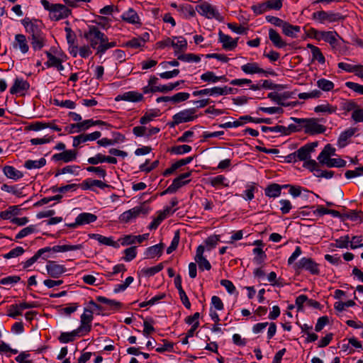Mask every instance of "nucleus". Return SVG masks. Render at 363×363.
Instances as JSON below:
<instances>
[{
	"instance_id": "864d4df0",
	"label": "nucleus",
	"mask_w": 363,
	"mask_h": 363,
	"mask_svg": "<svg viewBox=\"0 0 363 363\" xmlns=\"http://www.w3.org/2000/svg\"><path fill=\"white\" fill-rule=\"evenodd\" d=\"M124 254H125V257H123V259L125 262L132 261L134 258H135V257L137 255L136 247L133 246V247L125 249L124 250Z\"/></svg>"
},
{
	"instance_id": "c9c22d12",
	"label": "nucleus",
	"mask_w": 363,
	"mask_h": 363,
	"mask_svg": "<svg viewBox=\"0 0 363 363\" xmlns=\"http://www.w3.org/2000/svg\"><path fill=\"white\" fill-rule=\"evenodd\" d=\"M96 300L100 303L107 304L111 309H119L122 306L121 303L108 299L104 296H98L96 297Z\"/></svg>"
},
{
	"instance_id": "9d476101",
	"label": "nucleus",
	"mask_w": 363,
	"mask_h": 363,
	"mask_svg": "<svg viewBox=\"0 0 363 363\" xmlns=\"http://www.w3.org/2000/svg\"><path fill=\"white\" fill-rule=\"evenodd\" d=\"M241 70L245 74H263L264 76L268 74L275 75L274 71H267L261 68L257 62H249L241 66Z\"/></svg>"
},
{
	"instance_id": "bf43d9fd",
	"label": "nucleus",
	"mask_w": 363,
	"mask_h": 363,
	"mask_svg": "<svg viewBox=\"0 0 363 363\" xmlns=\"http://www.w3.org/2000/svg\"><path fill=\"white\" fill-rule=\"evenodd\" d=\"M281 205L280 211L282 214H287L292 209V204L289 200L281 199L279 201Z\"/></svg>"
},
{
	"instance_id": "052dcab7",
	"label": "nucleus",
	"mask_w": 363,
	"mask_h": 363,
	"mask_svg": "<svg viewBox=\"0 0 363 363\" xmlns=\"http://www.w3.org/2000/svg\"><path fill=\"white\" fill-rule=\"evenodd\" d=\"M21 280L19 276H9L4 278H2L0 280V284L2 285H13L14 284L18 283Z\"/></svg>"
},
{
	"instance_id": "2eb2a0df",
	"label": "nucleus",
	"mask_w": 363,
	"mask_h": 363,
	"mask_svg": "<svg viewBox=\"0 0 363 363\" xmlns=\"http://www.w3.org/2000/svg\"><path fill=\"white\" fill-rule=\"evenodd\" d=\"M204 250V247L203 245H199L196 249L194 259L198 264L199 269L210 270L211 269V265L206 258L203 257Z\"/></svg>"
},
{
	"instance_id": "09e8293b",
	"label": "nucleus",
	"mask_w": 363,
	"mask_h": 363,
	"mask_svg": "<svg viewBox=\"0 0 363 363\" xmlns=\"http://www.w3.org/2000/svg\"><path fill=\"white\" fill-rule=\"evenodd\" d=\"M80 184H71L60 187L53 186L52 188L53 192L65 193L69 191H75Z\"/></svg>"
},
{
	"instance_id": "4d7b16f0",
	"label": "nucleus",
	"mask_w": 363,
	"mask_h": 363,
	"mask_svg": "<svg viewBox=\"0 0 363 363\" xmlns=\"http://www.w3.org/2000/svg\"><path fill=\"white\" fill-rule=\"evenodd\" d=\"M363 246V237L361 235L353 236L350 239V247L352 249H356Z\"/></svg>"
},
{
	"instance_id": "bb28decb",
	"label": "nucleus",
	"mask_w": 363,
	"mask_h": 363,
	"mask_svg": "<svg viewBox=\"0 0 363 363\" xmlns=\"http://www.w3.org/2000/svg\"><path fill=\"white\" fill-rule=\"evenodd\" d=\"M357 130L356 128H350L341 133L337 141L338 146L340 147H345L347 143V140L352 137Z\"/></svg>"
},
{
	"instance_id": "79ce46f5",
	"label": "nucleus",
	"mask_w": 363,
	"mask_h": 363,
	"mask_svg": "<svg viewBox=\"0 0 363 363\" xmlns=\"http://www.w3.org/2000/svg\"><path fill=\"white\" fill-rule=\"evenodd\" d=\"M164 266L162 263H160L159 264L148 267V268H144L141 270V272L147 277H152L155 275V274L158 273L163 269Z\"/></svg>"
},
{
	"instance_id": "c03bdc74",
	"label": "nucleus",
	"mask_w": 363,
	"mask_h": 363,
	"mask_svg": "<svg viewBox=\"0 0 363 363\" xmlns=\"http://www.w3.org/2000/svg\"><path fill=\"white\" fill-rule=\"evenodd\" d=\"M317 86L325 91H331L334 88V84L333 82L325 79H320L317 82Z\"/></svg>"
},
{
	"instance_id": "4468645a",
	"label": "nucleus",
	"mask_w": 363,
	"mask_h": 363,
	"mask_svg": "<svg viewBox=\"0 0 363 363\" xmlns=\"http://www.w3.org/2000/svg\"><path fill=\"white\" fill-rule=\"evenodd\" d=\"M30 88L29 83L22 78H16L13 84L10 88L11 94L24 95Z\"/></svg>"
},
{
	"instance_id": "8fccbe9b",
	"label": "nucleus",
	"mask_w": 363,
	"mask_h": 363,
	"mask_svg": "<svg viewBox=\"0 0 363 363\" xmlns=\"http://www.w3.org/2000/svg\"><path fill=\"white\" fill-rule=\"evenodd\" d=\"M201 79L208 83H216L219 82L218 76H216L215 73L211 71L202 74L201 76Z\"/></svg>"
},
{
	"instance_id": "4c0bfd02",
	"label": "nucleus",
	"mask_w": 363,
	"mask_h": 363,
	"mask_svg": "<svg viewBox=\"0 0 363 363\" xmlns=\"http://www.w3.org/2000/svg\"><path fill=\"white\" fill-rule=\"evenodd\" d=\"M225 181L226 178L223 175H218L208 179L209 184L213 187H218L219 186H228Z\"/></svg>"
},
{
	"instance_id": "5fc2aeb1",
	"label": "nucleus",
	"mask_w": 363,
	"mask_h": 363,
	"mask_svg": "<svg viewBox=\"0 0 363 363\" xmlns=\"http://www.w3.org/2000/svg\"><path fill=\"white\" fill-rule=\"evenodd\" d=\"M25 252L24 249L22 247H16V248L12 249L8 253L4 255L5 259H11L17 257L23 254Z\"/></svg>"
},
{
	"instance_id": "5701e85b",
	"label": "nucleus",
	"mask_w": 363,
	"mask_h": 363,
	"mask_svg": "<svg viewBox=\"0 0 363 363\" xmlns=\"http://www.w3.org/2000/svg\"><path fill=\"white\" fill-rule=\"evenodd\" d=\"M269 38L273 45L278 48H282L286 45V42L282 40L279 33L273 28L269 30Z\"/></svg>"
},
{
	"instance_id": "603ef678",
	"label": "nucleus",
	"mask_w": 363,
	"mask_h": 363,
	"mask_svg": "<svg viewBox=\"0 0 363 363\" xmlns=\"http://www.w3.org/2000/svg\"><path fill=\"white\" fill-rule=\"evenodd\" d=\"M190 94L187 92H179L171 96V101L173 104H178L187 100Z\"/></svg>"
},
{
	"instance_id": "0e129e2a",
	"label": "nucleus",
	"mask_w": 363,
	"mask_h": 363,
	"mask_svg": "<svg viewBox=\"0 0 363 363\" xmlns=\"http://www.w3.org/2000/svg\"><path fill=\"white\" fill-rule=\"evenodd\" d=\"M346 165V162L340 158H330L328 160L327 167H343Z\"/></svg>"
},
{
	"instance_id": "412c9836",
	"label": "nucleus",
	"mask_w": 363,
	"mask_h": 363,
	"mask_svg": "<svg viewBox=\"0 0 363 363\" xmlns=\"http://www.w3.org/2000/svg\"><path fill=\"white\" fill-rule=\"evenodd\" d=\"M13 46L16 49L18 48L22 53H26L29 49L26 37L23 34H17L15 35Z\"/></svg>"
},
{
	"instance_id": "a211bd4d",
	"label": "nucleus",
	"mask_w": 363,
	"mask_h": 363,
	"mask_svg": "<svg viewBox=\"0 0 363 363\" xmlns=\"http://www.w3.org/2000/svg\"><path fill=\"white\" fill-rule=\"evenodd\" d=\"M101 135L100 131H95L89 134H81L73 138V146L78 147L81 143H86L87 141H94L99 139Z\"/></svg>"
},
{
	"instance_id": "ea45409f",
	"label": "nucleus",
	"mask_w": 363,
	"mask_h": 363,
	"mask_svg": "<svg viewBox=\"0 0 363 363\" xmlns=\"http://www.w3.org/2000/svg\"><path fill=\"white\" fill-rule=\"evenodd\" d=\"M316 113H333L337 111V107L333 106L329 104H324L315 107L314 109Z\"/></svg>"
},
{
	"instance_id": "cd10ccee",
	"label": "nucleus",
	"mask_w": 363,
	"mask_h": 363,
	"mask_svg": "<svg viewBox=\"0 0 363 363\" xmlns=\"http://www.w3.org/2000/svg\"><path fill=\"white\" fill-rule=\"evenodd\" d=\"M82 335V332L78 330V328L74 330L70 333L63 332L60 334L58 340L62 343H67L69 342H73L76 337H79Z\"/></svg>"
},
{
	"instance_id": "dca6fc26",
	"label": "nucleus",
	"mask_w": 363,
	"mask_h": 363,
	"mask_svg": "<svg viewBox=\"0 0 363 363\" xmlns=\"http://www.w3.org/2000/svg\"><path fill=\"white\" fill-rule=\"evenodd\" d=\"M46 269L48 274L52 278H58L66 272L65 266L58 264L55 261H48Z\"/></svg>"
},
{
	"instance_id": "473e14b6",
	"label": "nucleus",
	"mask_w": 363,
	"mask_h": 363,
	"mask_svg": "<svg viewBox=\"0 0 363 363\" xmlns=\"http://www.w3.org/2000/svg\"><path fill=\"white\" fill-rule=\"evenodd\" d=\"M337 33L332 31H323L320 33V36H315V38L320 40L322 38L325 42L330 43V45L335 44Z\"/></svg>"
},
{
	"instance_id": "0eeeda50",
	"label": "nucleus",
	"mask_w": 363,
	"mask_h": 363,
	"mask_svg": "<svg viewBox=\"0 0 363 363\" xmlns=\"http://www.w3.org/2000/svg\"><path fill=\"white\" fill-rule=\"evenodd\" d=\"M71 13V10L65 5L61 4H52V11L50 13V18L52 21H57L66 18Z\"/></svg>"
},
{
	"instance_id": "de8ad7c7",
	"label": "nucleus",
	"mask_w": 363,
	"mask_h": 363,
	"mask_svg": "<svg viewBox=\"0 0 363 363\" xmlns=\"http://www.w3.org/2000/svg\"><path fill=\"white\" fill-rule=\"evenodd\" d=\"M240 120H245L248 121L250 122L255 123H267V124H272V121L271 118H252L250 116H243L240 117Z\"/></svg>"
},
{
	"instance_id": "58836bf2",
	"label": "nucleus",
	"mask_w": 363,
	"mask_h": 363,
	"mask_svg": "<svg viewBox=\"0 0 363 363\" xmlns=\"http://www.w3.org/2000/svg\"><path fill=\"white\" fill-rule=\"evenodd\" d=\"M177 59L186 62H199L201 60V57L192 53L180 54L177 55Z\"/></svg>"
},
{
	"instance_id": "9b49d317",
	"label": "nucleus",
	"mask_w": 363,
	"mask_h": 363,
	"mask_svg": "<svg viewBox=\"0 0 363 363\" xmlns=\"http://www.w3.org/2000/svg\"><path fill=\"white\" fill-rule=\"evenodd\" d=\"M341 18V16L339 13L326 12L324 11H319L313 13V19L318 21L320 23L328 22H335Z\"/></svg>"
},
{
	"instance_id": "3c124183",
	"label": "nucleus",
	"mask_w": 363,
	"mask_h": 363,
	"mask_svg": "<svg viewBox=\"0 0 363 363\" xmlns=\"http://www.w3.org/2000/svg\"><path fill=\"white\" fill-rule=\"evenodd\" d=\"M35 226L33 225H29L26 228H23L20 232L16 235V240L21 239L30 234L35 232Z\"/></svg>"
},
{
	"instance_id": "13d9d810",
	"label": "nucleus",
	"mask_w": 363,
	"mask_h": 363,
	"mask_svg": "<svg viewBox=\"0 0 363 363\" xmlns=\"http://www.w3.org/2000/svg\"><path fill=\"white\" fill-rule=\"evenodd\" d=\"M303 167L311 172H320L318 163L314 160H311L310 158L304 162Z\"/></svg>"
},
{
	"instance_id": "e433bc0d",
	"label": "nucleus",
	"mask_w": 363,
	"mask_h": 363,
	"mask_svg": "<svg viewBox=\"0 0 363 363\" xmlns=\"http://www.w3.org/2000/svg\"><path fill=\"white\" fill-rule=\"evenodd\" d=\"M253 253L256 255L253 261L257 264H262L266 259L267 255L265 252L260 247H255L253 249Z\"/></svg>"
},
{
	"instance_id": "c756f323",
	"label": "nucleus",
	"mask_w": 363,
	"mask_h": 363,
	"mask_svg": "<svg viewBox=\"0 0 363 363\" xmlns=\"http://www.w3.org/2000/svg\"><path fill=\"white\" fill-rule=\"evenodd\" d=\"M122 19L129 23L141 24L137 12L131 8L122 15Z\"/></svg>"
},
{
	"instance_id": "f03ea898",
	"label": "nucleus",
	"mask_w": 363,
	"mask_h": 363,
	"mask_svg": "<svg viewBox=\"0 0 363 363\" xmlns=\"http://www.w3.org/2000/svg\"><path fill=\"white\" fill-rule=\"evenodd\" d=\"M84 37L89 42L90 46L96 50V54L98 55V48L105 42L106 35L96 26H89L88 31L84 33Z\"/></svg>"
},
{
	"instance_id": "774afa93",
	"label": "nucleus",
	"mask_w": 363,
	"mask_h": 363,
	"mask_svg": "<svg viewBox=\"0 0 363 363\" xmlns=\"http://www.w3.org/2000/svg\"><path fill=\"white\" fill-rule=\"evenodd\" d=\"M345 86L352 91L363 95V86L352 82H347Z\"/></svg>"
},
{
	"instance_id": "69168bd1",
	"label": "nucleus",
	"mask_w": 363,
	"mask_h": 363,
	"mask_svg": "<svg viewBox=\"0 0 363 363\" xmlns=\"http://www.w3.org/2000/svg\"><path fill=\"white\" fill-rule=\"evenodd\" d=\"M123 246L133 245L136 242L135 235H127L118 239Z\"/></svg>"
},
{
	"instance_id": "37998d69",
	"label": "nucleus",
	"mask_w": 363,
	"mask_h": 363,
	"mask_svg": "<svg viewBox=\"0 0 363 363\" xmlns=\"http://www.w3.org/2000/svg\"><path fill=\"white\" fill-rule=\"evenodd\" d=\"M104 41L105 42L102 45H99V47L98 48V55H102L107 50L113 48L117 45L116 42L115 41L108 42L107 36Z\"/></svg>"
},
{
	"instance_id": "2f4dec72",
	"label": "nucleus",
	"mask_w": 363,
	"mask_h": 363,
	"mask_svg": "<svg viewBox=\"0 0 363 363\" xmlns=\"http://www.w3.org/2000/svg\"><path fill=\"white\" fill-rule=\"evenodd\" d=\"M282 187L278 184H272L264 189L265 195L269 198L278 197L281 194Z\"/></svg>"
},
{
	"instance_id": "39448f33",
	"label": "nucleus",
	"mask_w": 363,
	"mask_h": 363,
	"mask_svg": "<svg viewBox=\"0 0 363 363\" xmlns=\"http://www.w3.org/2000/svg\"><path fill=\"white\" fill-rule=\"evenodd\" d=\"M192 171H189L187 172L181 174L179 176L176 177L172 184L169 186L164 191L161 193V195L163 196L167 194H174L175 193L179 188L189 183L190 180H185L186 179L191 177Z\"/></svg>"
},
{
	"instance_id": "ddd939ff",
	"label": "nucleus",
	"mask_w": 363,
	"mask_h": 363,
	"mask_svg": "<svg viewBox=\"0 0 363 363\" xmlns=\"http://www.w3.org/2000/svg\"><path fill=\"white\" fill-rule=\"evenodd\" d=\"M196 109L189 108L183 110L173 116L175 123H182L194 121L197 116H195Z\"/></svg>"
},
{
	"instance_id": "f704fd0d",
	"label": "nucleus",
	"mask_w": 363,
	"mask_h": 363,
	"mask_svg": "<svg viewBox=\"0 0 363 363\" xmlns=\"http://www.w3.org/2000/svg\"><path fill=\"white\" fill-rule=\"evenodd\" d=\"M160 115V111L158 109L150 110L148 112H146L145 115L140 118V123L141 124H146L148 122L153 120L154 118H156Z\"/></svg>"
},
{
	"instance_id": "f257e3e1",
	"label": "nucleus",
	"mask_w": 363,
	"mask_h": 363,
	"mask_svg": "<svg viewBox=\"0 0 363 363\" xmlns=\"http://www.w3.org/2000/svg\"><path fill=\"white\" fill-rule=\"evenodd\" d=\"M291 119L304 128L305 133L310 135L323 133L326 130L325 126L319 124L316 118H297L291 117Z\"/></svg>"
},
{
	"instance_id": "7c9ffc66",
	"label": "nucleus",
	"mask_w": 363,
	"mask_h": 363,
	"mask_svg": "<svg viewBox=\"0 0 363 363\" xmlns=\"http://www.w3.org/2000/svg\"><path fill=\"white\" fill-rule=\"evenodd\" d=\"M3 172L8 178L14 180L19 179L23 177V173L15 169L13 166H5L3 168Z\"/></svg>"
},
{
	"instance_id": "393cba45",
	"label": "nucleus",
	"mask_w": 363,
	"mask_h": 363,
	"mask_svg": "<svg viewBox=\"0 0 363 363\" xmlns=\"http://www.w3.org/2000/svg\"><path fill=\"white\" fill-rule=\"evenodd\" d=\"M97 220V216L91 213H81L77 216V224L84 225L90 224Z\"/></svg>"
},
{
	"instance_id": "e2e57ef3",
	"label": "nucleus",
	"mask_w": 363,
	"mask_h": 363,
	"mask_svg": "<svg viewBox=\"0 0 363 363\" xmlns=\"http://www.w3.org/2000/svg\"><path fill=\"white\" fill-rule=\"evenodd\" d=\"M345 175L347 179H352L362 176L363 175V166L357 167L354 170H347L346 171Z\"/></svg>"
},
{
	"instance_id": "6e6552de",
	"label": "nucleus",
	"mask_w": 363,
	"mask_h": 363,
	"mask_svg": "<svg viewBox=\"0 0 363 363\" xmlns=\"http://www.w3.org/2000/svg\"><path fill=\"white\" fill-rule=\"evenodd\" d=\"M147 210L143 206H135L128 211L123 212L120 216V220L124 223H128L131 220L137 218L140 214H147Z\"/></svg>"
},
{
	"instance_id": "aec40b11",
	"label": "nucleus",
	"mask_w": 363,
	"mask_h": 363,
	"mask_svg": "<svg viewBox=\"0 0 363 363\" xmlns=\"http://www.w3.org/2000/svg\"><path fill=\"white\" fill-rule=\"evenodd\" d=\"M219 41L223 44L225 50H232L238 45V40H233L230 35H225L220 31L218 33Z\"/></svg>"
},
{
	"instance_id": "c85d7f7f",
	"label": "nucleus",
	"mask_w": 363,
	"mask_h": 363,
	"mask_svg": "<svg viewBox=\"0 0 363 363\" xmlns=\"http://www.w3.org/2000/svg\"><path fill=\"white\" fill-rule=\"evenodd\" d=\"M174 39L177 40V42L172 40L171 45L175 49V55H178L179 52L186 50L187 41L182 36L175 37Z\"/></svg>"
},
{
	"instance_id": "20e7f679",
	"label": "nucleus",
	"mask_w": 363,
	"mask_h": 363,
	"mask_svg": "<svg viewBox=\"0 0 363 363\" xmlns=\"http://www.w3.org/2000/svg\"><path fill=\"white\" fill-rule=\"evenodd\" d=\"M196 10L199 14L207 18H215L220 22L224 20V17L220 14L216 7L206 1L201 2L197 5Z\"/></svg>"
},
{
	"instance_id": "b1692460",
	"label": "nucleus",
	"mask_w": 363,
	"mask_h": 363,
	"mask_svg": "<svg viewBox=\"0 0 363 363\" xmlns=\"http://www.w3.org/2000/svg\"><path fill=\"white\" fill-rule=\"evenodd\" d=\"M282 33L286 36L291 38H296L297 33L301 31V27L298 26H294L285 21L282 27Z\"/></svg>"
},
{
	"instance_id": "6e6d98bb",
	"label": "nucleus",
	"mask_w": 363,
	"mask_h": 363,
	"mask_svg": "<svg viewBox=\"0 0 363 363\" xmlns=\"http://www.w3.org/2000/svg\"><path fill=\"white\" fill-rule=\"evenodd\" d=\"M350 244L349 235L342 236L335 240L334 246L337 248H347Z\"/></svg>"
},
{
	"instance_id": "a18cd8bd",
	"label": "nucleus",
	"mask_w": 363,
	"mask_h": 363,
	"mask_svg": "<svg viewBox=\"0 0 363 363\" xmlns=\"http://www.w3.org/2000/svg\"><path fill=\"white\" fill-rule=\"evenodd\" d=\"M191 150V147L188 145L174 146L170 149V152L176 155H182Z\"/></svg>"
},
{
	"instance_id": "f3484780",
	"label": "nucleus",
	"mask_w": 363,
	"mask_h": 363,
	"mask_svg": "<svg viewBox=\"0 0 363 363\" xmlns=\"http://www.w3.org/2000/svg\"><path fill=\"white\" fill-rule=\"evenodd\" d=\"M77 152L74 150H64L60 153L52 155V160L58 162L62 161L65 163L74 161L77 159Z\"/></svg>"
},
{
	"instance_id": "7ed1b4c3",
	"label": "nucleus",
	"mask_w": 363,
	"mask_h": 363,
	"mask_svg": "<svg viewBox=\"0 0 363 363\" xmlns=\"http://www.w3.org/2000/svg\"><path fill=\"white\" fill-rule=\"evenodd\" d=\"M31 36L30 43L35 50H41L45 45V35L42 30V26H31L29 28Z\"/></svg>"
},
{
	"instance_id": "6ab92c4d",
	"label": "nucleus",
	"mask_w": 363,
	"mask_h": 363,
	"mask_svg": "<svg viewBox=\"0 0 363 363\" xmlns=\"http://www.w3.org/2000/svg\"><path fill=\"white\" fill-rule=\"evenodd\" d=\"M143 95L139 92L130 91L123 93V94L118 95L115 100L116 101H127L130 102H138L142 101Z\"/></svg>"
},
{
	"instance_id": "49530a36",
	"label": "nucleus",
	"mask_w": 363,
	"mask_h": 363,
	"mask_svg": "<svg viewBox=\"0 0 363 363\" xmlns=\"http://www.w3.org/2000/svg\"><path fill=\"white\" fill-rule=\"evenodd\" d=\"M18 206H10L8 210L0 212V217L4 220L11 219L13 215H16L18 213Z\"/></svg>"
},
{
	"instance_id": "680f3d73",
	"label": "nucleus",
	"mask_w": 363,
	"mask_h": 363,
	"mask_svg": "<svg viewBox=\"0 0 363 363\" xmlns=\"http://www.w3.org/2000/svg\"><path fill=\"white\" fill-rule=\"evenodd\" d=\"M99 243L107 246H112L116 249L120 247L118 242L113 240L111 237H105L101 235Z\"/></svg>"
},
{
	"instance_id": "72a5a7b5",
	"label": "nucleus",
	"mask_w": 363,
	"mask_h": 363,
	"mask_svg": "<svg viewBox=\"0 0 363 363\" xmlns=\"http://www.w3.org/2000/svg\"><path fill=\"white\" fill-rule=\"evenodd\" d=\"M45 164L46 160L45 158H40L38 160H28L25 162L24 167L28 169H39L45 166Z\"/></svg>"
},
{
	"instance_id": "338daca9",
	"label": "nucleus",
	"mask_w": 363,
	"mask_h": 363,
	"mask_svg": "<svg viewBox=\"0 0 363 363\" xmlns=\"http://www.w3.org/2000/svg\"><path fill=\"white\" fill-rule=\"evenodd\" d=\"M351 118L355 123L363 122V109L358 106L352 113Z\"/></svg>"
},
{
	"instance_id": "4be33fe9",
	"label": "nucleus",
	"mask_w": 363,
	"mask_h": 363,
	"mask_svg": "<svg viewBox=\"0 0 363 363\" xmlns=\"http://www.w3.org/2000/svg\"><path fill=\"white\" fill-rule=\"evenodd\" d=\"M291 93L289 91H285L283 94H278L276 92L269 93L267 97L276 102L277 104L286 106V104L283 102L284 100L291 98Z\"/></svg>"
},
{
	"instance_id": "f8f14e48",
	"label": "nucleus",
	"mask_w": 363,
	"mask_h": 363,
	"mask_svg": "<svg viewBox=\"0 0 363 363\" xmlns=\"http://www.w3.org/2000/svg\"><path fill=\"white\" fill-rule=\"evenodd\" d=\"M318 146V142L308 143L296 151L297 160L300 161H306L311 158V153L315 150V147Z\"/></svg>"
},
{
	"instance_id": "423d86ee",
	"label": "nucleus",
	"mask_w": 363,
	"mask_h": 363,
	"mask_svg": "<svg viewBox=\"0 0 363 363\" xmlns=\"http://www.w3.org/2000/svg\"><path fill=\"white\" fill-rule=\"evenodd\" d=\"M93 318V311L91 309L85 308L84 309V313L80 317L81 323L78 328V330L82 332V335H85L91 331Z\"/></svg>"
},
{
	"instance_id": "a878e982",
	"label": "nucleus",
	"mask_w": 363,
	"mask_h": 363,
	"mask_svg": "<svg viewBox=\"0 0 363 363\" xmlns=\"http://www.w3.org/2000/svg\"><path fill=\"white\" fill-rule=\"evenodd\" d=\"M163 247L162 243L149 247L145 252V258L153 259L156 257H160L162 255Z\"/></svg>"
},
{
	"instance_id": "1a4fd4ad",
	"label": "nucleus",
	"mask_w": 363,
	"mask_h": 363,
	"mask_svg": "<svg viewBox=\"0 0 363 363\" xmlns=\"http://www.w3.org/2000/svg\"><path fill=\"white\" fill-rule=\"evenodd\" d=\"M297 269H304L313 274H318V264L311 258L303 257L295 265Z\"/></svg>"
},
{
	"instance_id": "a19ab883",
	"label": "nucleus",
	"mask_w": 363,
	"mask_h": 363,
	"mask_svg": "<svg viewBox=\"0 0 363 363\" xmlns=\"http://www.w3.org/2000/svg\"><path fill=\"white\" fill-rule=\"evenodd\" d=\"M337 66L347 72H358L363 68V66L360 65H353L345 62H339Z\"/></svg>"
}]
</instances>
